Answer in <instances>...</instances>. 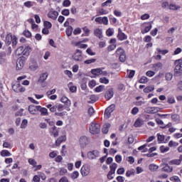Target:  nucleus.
Masks as SVG:
<instances>
[{
  "mask_svg": "<svg viewBox=\"0 0 182 182\" xmlns=\"http://www.w3.org/2000/svg\"><path fill=\"white\" fill-rule=\"evenodd\" d=\"M87 157L89 160H96V159L100 157V151L97 149L90 151L87 154Z\"/></svg>",
  "mask_w": 182,
  "mask_h": 182,
  "instance_id": "f257e3e1",
  "label": "nucleus"
},
{
  "mask_svg": "<svg viewBox=\"0 0 182 182\" xmlns=\"http://www.w3.org/2000/svg\"><path fill=\"white\" fill-rule=\"evenodd\" d=\"M176 68L174 69V75L178 76L181 73L182 70V58L176 60L175 61Z\"/></svg>",
  "mask_w": 182,
  "mask_h": 182,
  "instance_id": "f03ea898",
  "label": "nucleus"
},
{
  "mask_svg": "<svg viewBox=\"0 0 182 182\" xmlns=\"http://www.w3.org/2000/svg\"><path fill=\"white\" fill-rule=\"evenodd\" d=\"M90 133L92 134H99L100 133V125L92 122L90 126Z\"/></svg>",
  "mask_w": 182,
  "mask_h": 182,
  "instance_id": "7ed1b4c3",
  "label": "nucleus"
},
{
  "mask_svg": "<svg viewBox=\"0 0 182 182\" xmlns=\"http://www.w3.org/2000/svg\"><path fill=\"white\" fill-rule=\"evenodd\" d=\"M117 55L119 56V59L122 63L126 62V52L122 48H118L116 50Z\"/></svg>",
  "mask_w": 182,
  "mask_h": 182,
  "instance_id": "20e7f679",
  "label": "nucleus"
},
{
  "mask_svg": "<svg viewBox=\"0 0 182 182\" xmlns=\"http://www.w3.org/2000/svg\"><path fill=\"white\" fill-rule=\"evenodd\" d=\"M114 109H116V105H114V104H112L105 109V116L107 119H109L110 116H112V113L114 112Z\"/></svg>",
  "mask_w": 182,
  "mask_h": 182,
  "instance_id": "39448f33",
  "label": "nucleus"
},
{
  "mask_svg": "<svg viewBox=\"0 0 182 182\" xmlns=\"http://www.w3.org/2000/svg\"><path fill=\"white\" fill-rule=\"evenodd\" d=\"M73 58L77 62H82L83 60V55H82V50H76L75 53L73 55Z\"/></svg>",
  "mask_w": 182,
  "mask_h": 182,
  "instance_id": "423d86ee",
  "label": "nucleus"
},
{
  "mask_svg": "<svg viewBox=\"0 0 182 182\" xmlns=\"http://www.w3.org/2000/svg\"><path fill=\"white\" fill-rule=\"evenodd\" d=\"M60 102L62 103H64L65 105V110H70V109H69V107H70V105H72V102H70V100H69L68 97H63L60 100Z\"/></svg>",
  "mask_w": 182,
  "mask_h": 182,
  "instance_id": "0eeeda50",
  "label": "nucleus"
},
{
  "mask_svg": "<svg viewBox=\"0 0 182 182\" xmlns=\"http://www.w3.org/2000/svg\"><path fill=\"white\" fill-rule=\"evenodd\" d=\"M89 143H90L89 138H87V136H80V144L81 147H82V149H85V147L87 146V144H89Z\"/></svg>",
  "mask_w": 182,
  "mask_h": 182,
  "instance_id": "6e6552de",
  "label": "nucleus"
},
{
  "mask_svg": "<svg viewBox=\"0 0 182 182\" xmlns=\"http://www.w3.org/2000/svg\"><path fill=\"white\" fill-rule=\"evenodd\" d=\"M40 106H35L33 105L28 106V112L31 114H38V112H39Z\"/></svg>",
  "mask_w": 182,
  "mask_h": 182,
  "instance_id": "1a4fd4ad",
  "label": "nucleus"
},
{
  "mask_svg": "<svg viewBox=\"0 0 182 182\" xmlns=\"http://www.w3.org/2000/svg\"><path fill=\"white\" fill-rule=\"evenodd\" d=\"M12 89L16 93H21L22 92H25V88L21 85L20 83L15 84L12 86Z\"/></svg>",
  "mask_w": 182,
  "mask_h": 182,
  "instance_id": "9d476101",
  "label": "nucleus"
},
{
  "mask_svg": "<svg viewBox=\"0 0 182 182\" xmlns=\"http://www.w3.org/2000/svg\"><path fill=\"white\" fill-rule=\"evenodd\" d=\"M114 95V92L113 91V88H109L106 91L105 97L107 99V100H110V99L113 97Z\"/></svg>",
  "mask_w": 182,
  "mask_h": 182,
  "instance_id": "9b49d317",
  "label": "nucleus"
},
{
  "mask_svg": "<svg viewBox=\"0 0 182 182\" xmlns=\"http://www.w3.org/2000/svg\"><path fill=\"white\" fill-rule=\"evenodd\" d=\"M25 66V58H18L16 63V69L21 70Z\"/></svg>",
  "mask_w": 182,
  "mask_h": 182,
  "instance_id": "f8f14e48",
  "label": "nucleus"
},
{
  "mask_svg": "<svg viewBox=\"0 0 182 182\" xmlns=\"http://www.w3.org/2000/svg\"><path fill=\"white\" fill-rule=\"evenodd\" d=\"M49 132L50 136H53V137H58L59 136V129L56 127L50 128Z\"/></svg>",
  "mask_w": 182,
  "mask_h": 182,
  "instance_id": "ddd939ff",
  "label": "nucleus"
},
{
  "mask_svg": "<svg viewBox=\"0 0 182 182\" xmlns=\"http://www.w3.org/2000/svg\"><path fill=\"white\" fill-rule=\"evenodd\" d=\"M90 173V168L87 166H84L81 168V174L84 177H86V176H89V173Z\"/></svg>",
  "mask_w": 182,
  "mask_h": 182,
  "instance_id": "4468645a",
  "label": "nucleus"
},
{
  "mask_svg": "<svg viewBox=\"0 0 182 182\" xmlns=\"http://www.w3.org/2000/svg\"><path fill=\"white\" fill-rule=\"evenodd\" d=\"M63 141H66V135H62L59 136L55 141V146H57V147H59V146H60V144L63 143Z\"/></svg>",
  "mask_w": 182,
  "mask_h": 182,
  "instance_id": "2eb2a0df",
  "label": "nucleus"
},
{
  "mask_svg": "<svg viewBox=\"0 0 182 182\" xmlns=\"http://www.w3.org/2000/svg\"><path fill=\"white\" fill-rule=\"evenodd\" d=\"M117 38L119 39V41H124L127 39V36H126V34H124V33L122 32L121 28L118 29Z\"/></svg>",
  "mask_w": 182,
  "mask_h": 182,
  "instance_id": "dca6fc26",
  "label": "nucleus"
},
{
  "mask_svg": "<svg viewBox=\"0 0 182 182\" xmlns=\"http://www.w3.org/2000/svg\"><path fill=\"white\" fill-rule=\"evenodd\" d=\"M48 18H50L55 21L58 18V16H59V13L56 11H50L48 14Z\"/></svg>",
  "mask_w": 182,
  "mask_h": 182,
  "instance_id": "f3484780",
  "label": "nucleus"
},
{
  "mask_svg": "<svg viewBox=\"0 0 182 182\" xmlns=\"http://www.w3.org/2000/svg\"><path fill=\"white\" fill-rule=\"evenodd\" d=\"M94 35L99 38V39H102L103 38V31L100 28H97L94 31Z\"/></svg>",
  "mask_w": 182,
  "mask_h": 182,
  "instance_id": "a211bd4d",
  "label": "nucleus"
},
{
  "mask_svg": "<svg viewBox=\"0 0 182 182\" xmlns=\"http://www.w3.org/2000/svg\"><path fill=\"white\" fill-rule=\"evenodd\" d=\"M14 40V36H12L11 33H9L6 36V45H7L8 46H9V45H11V43H12V41Z\"/></svg>",
  "mask_w": 182,
  "mask_h": 182,
  "instance_id": "6ab92c4d",
  "label": "nucleus"
},
{
  "mask_svg": "<svg viewBox=\"0 0 182 182\" xmlns=\"http://www.w3.org/2000/svg\"><path fill=\"white\" fill-rule=\"evenodd\" d=\"M48 73H42L40 75V77L38 79V82L39 83H43V82L48 79Z\"/></svg>",
  "mask_w": 182,
  "mask_h": 182,
  "instance_id": "aec40b11",
  "label": "nucleus"
},
{
  "mask_svg": "<svg viewBox=\"0 0 182 182\" xmlns=\"http://www.w3.org/2000/svg\"><path fill=\"white\" fill-rule=\"evenodd\" d=\"M111 124L109 123L105 124L102 129V132L104 134H107V133H109V129H110L111 127Z\"/></svg>",
  "mask_w": 182,
  "mask_h": 182,
  "instance_id": "412c9836",
  "label": "nucleus"
},
{
  "mask_svg": "<svg viewBox=\"0 0 182 182\" xmlns=\"http://www.w3.org/2000/svg\"><path fill=\"white\" fill-rule=\"evenodd\" d=\"M38 112H41V116H48V114H49V112H48V109L41 106L40 108H38Z\"/></svg>",
  "mask_w": 182,
  "mask_h": 182,
  "instance_id": "4be33fe9",
  "label": "nucleus"
},
{
  "mask_svg": "<svg viewBox=\"0 0 182 182\" xmlns=\"http://www.w3.org/2000/svg\"><path fill=\"white\" fill-rule=\"evenodd\" d=\"M161 171H165L166 173H171L173 171V167H170L168 164H165L161 168Z\"/></svg>",
  "mask_w": 182,
  "mask_h": 182,
  "instance_id": "5701e85b",
  "label": "nucleus"
},
{
  "mask_svg": "<svg viewBox=\"0 0 182 182\" xmlns=\"http://www.w3.org/2000/svg\"><path fill=\"white\" fill-rule=\"evenodd\" d=\"M31 52H32V49H31L30 46H27L25 48H23V55L24 56H29V53H31Z\"/></svg>",
  "mask_w": 182,
  "mask_h": 182,
  "instance_id": "b1692460",
  "label": "nucleus"
},
{
  "mask_svg": "<svg viewBox=\"0 0 182 182\" xmlns=\"http://www.w3.org/2000/svg\"><path fill=\"white\" fill-rule=\"evenodd\" d=\"M1 156L2 157H10V156H12V154H11L8 150H2L1 151Z\"/></svg>",
  "mask_w": 182,
  "mask_h": 182,
  "instance_id": "393cba45",
  "label": "nucleus"
},
{
  "mask_svg": "<svg viewBox=\"0 0 182 182\" xmlns=\"http://www.w3.org/2000/svg\"><path fill=\"white\" fill-rule=\"evenodd\" d=\"M91 73L92 75H95V76H99L100 73H102V69L100 68H96L91 70Z\"/></svg>",
  "mask_w": 182,
  "mask_h": 182,
  "instance_id": "a878e982",
  "label": "nucleus"
},
{
  "mask_svg": "<svg viewBox=\"0 0 182 182\" xmlns=\"http://www.w3.org/2000/svg\"><path fill=\"white\" fill-rule=\"evenodd\" d=\"M16 55H17L18 56H21V55H23V46H20L16 49Z\"/></svg>",
  "mask_w": 182,
  "mask_h": 182,
  "instance_id": "bb28decb",
  "label": "nucleus"
},
{
  "mask_svg": "<svg viewBox=\"0 0 182 182\" xmlns=\"http://www.w3.org/2000/svg\"><path fill=\"white\" fill-rule=\"evenodd\" d=\"M171 119L176 123H178V122H180V115H178L177 114H173L171 115Z\"/></svg>",
  "mask_w": 182,
  "mask_h": 182,
  "instance_id": "cd10ccee",
  "label": "nucleus"
},
{
  "mask_svg": "<svg viewBox=\"0 0 182 182\" xmlns=\"http://www.w3.org/2000/svg\"><path fill=\"white\" fill-rule=\"evenodd\" d=\"M72 32H73V27H72L71 26H69L65 30L66 35L68 36H71Z\"/></svg>",
  "mask_w": 182,
  "mask_h": 182,
  "instance_id": "c85d7f7f",
  "label": "nucleus"
},
{
  "mask_svg": "<svg viewBox=\"0 0 182 182\" xmlns=\"http://www.w3.org/2000/svg\"><path fill=\"white\" fill-rule=\"evenodd\" d=\"M30 69L31 70H33V72H35V70H36L38 69V63L36 62H33L30 65Z\"/></svg>",
  "mask_w": 182,
  "mask_h": 182,
  "instance_id": "c756f323",
  "label": "nucleus"
},
{
  "mask_svg": "<svg viewBox=\"0 0 182 182\" xmlns=\"http://www.w3.org/2000/svg\"><path fill=\"white\" fill-rule=\"evenodd\" d=\"M154 90V86H148L144 89V93H150Z\"/></svg>",
  "mask_w": 182,
  "mask_h": 182,
  "instance_id": "7c9ffc66",
  "label": "nucleus"
},
{
  "mask_svg": "<svg viewBox=\"0 0 182 182\" xmlns=\"http://www.w3.org/2000/svg\"><path fill=\"white\" fill-rule=\"evenodd\" d=\"M153 66L155 70H160V69H162L163 68V63H158L154 64Z\"/></svg>",
  "mask_w": 182,
  "mask_h": 182,
  "instance_id": "2f4dec72",
  "label": "nucleus"
},
{
  "mask_svg": "<svg viewBox=\"0 0 182 182\" xmlns=\"http://www.w3.org/2000/svg\"><path fill=\"white\" fill-rule=\"evenodd\" d=\"M90 99L91 100V101L88 102V103H95V102H97V100H98L97 97L95 95H90Z\"/></svg>",
  "mask_w": 182,
  "mask_h": 182,
  "instance_id": "473e14b6",
  "label": "nucleus"
},
{
  "mask_svg": "<svg viewBox=\"0 0 182 182\" xmlns=\"http://www.w3.org/2000/svg\"><path fill=\"white\" fill-rule=\"evenodd\" d=\"M143 124V120L141 119H136L134 122V127H140Z\"/></svg>",
  "mask_w": 182,
  "mask_h": 182,
  "instance_id": "72a5a7b5",
  "label": "nucleus"
},
{
  "mask_svg": "<svg viewBox=\"0 0 182 182\" xmlns=\"http://www.w3.org/2000/svg\"><path fill=\"white\" fill-rule=\"evenodd\" d=\"M165 79L166 80H168V82L173 79V73H166L165 75Z\"/></svg>",
  "mask_w": 182,
  "mask_h": 182,
  "instance_id": "f704fd0d",
  "label": "nucleus"
},
{
  "mask_svg": "<svg viewBox=\"0 0 182 182\" xmlns=\"http://www.w3.org/2000/svg\"><path fill=\"white\" fill-rule=\"evenodd\" d=\"M161 153H166V151H168L170 150V148L168 146H161L159 148Z\"/></svg>",
  "mask_w": 182,
  "mask_h": 182,
  "instance_id": "c9c22d12",
  "label": "nucleus"
},
{
  "mask_svg": "<svg viewBox=\"0 0 182 182\" xmlns=\"http://www.w3.org/2000/svg\"><path fill=\"white\" fill-rule=\"evenodd\" d=\"M158 169H159V166H157L156 164H150L149 165V170L151 171H156Z\"/></svg>",
  "mask_w": 182,
  "mask_h": 182,
  "instance_id": "e433bc0d",
  "label": "nucleus"
},
{
  "mask_svg": "<svg viewBox=\"0 0 182 182\" xmlns=\"http://www.w3.org/2000/svg\"><path fill=\"white\" fill-rule=\"evenodd\" d=\"M110 171L113 173H116V168H117V164L114 163L111 166H109Z\"/></svg>",
  "mask_w": 182,
  "mask_h": 182,
  "instance_id": "4c0bfd02",
  "label": "nucleus"
},
{
  "mask_svg": "<svg viewBox=\"0 0 182 182\" xmlns=\"http://www.w3.org/2000/svg\"><path fill=\"white\" fill-rule=\"evenodd\" d=\"M11 42L13 48H16V45H18V38H16V36H13V40Z\"/></svg>",
  "mask_w": 182,
  "mask_h": 182,
  "instance_id": "58836bf2",
  "label": "nucleus"
},
{
  "mask_svg": "<svg viewBox=\"0 0 182 182\" xmlns=\"http://www.w3.org/2000/svg\"><path fill=\"white\" fill-rule=\"evenodd\" d=\"M107 177L108 180H112V179L114 178V172L109 171Z\"/></svg>",
  "mask_w": 182,
  "mask_h": 182,
  "instance_id": "ea45409f",
  "label": "nucleus"
},
{
  "mask_svg": "<svg viewBox=\"0 0 182 182\" xmlns=\"http://www.w3.org/2000/svg\"><path fill=\"white\" fill-rule=\"evenodd\" d=\"M170 180L171 181H173V182H181V180H180V178H178V176H173L171 177Z\"/></svg>",
  "mask_w": 182,
  "mask_h": 182,
  "instance_id": "a19ab883",
  "label": "nucleus"
},
{
  "mask_svg": "<svg viewBox=\"0 0 182 182\" xmlns=\"http://www.w3.org/2000/svg\"><path fill=\"white\" fill-rule=\"evenodd\" d=\"M100 83H104V85H108L109 83V79L103 77L100 79Z\"/></svg>",
  "mask_w": 182,
  "mask_h": 182,
  "instance_id": "79ce46f5",
  "label": "nucleus"
},
{
  "mask_svg": "<svg viewBox=\"0 0 182 182\" xmlns=\"http://www.w3.org/2000/svg\"><path fill=\"white\" fill-rule=\"evenodd\" d=\"M66 113V112H55L54 114V116H58L59 117H63V116H65V114Z\"/></svg>",
  "mask_w": 182,
  "mask_h": 182,
  "instance_id": "37998d69",
  "label": "nucleus"
},
{
  "mask_svg": "<svg viewBox=\"0 0 182 182\" xmlns=\"http://www.w3.org/2000/svg\"><path fill=\"white\" fill-rule=\"evenodd\" d=\"M86 53H87V55H90V56H95V55H96V53L93 52V50L90 48L87 49Z\"/></svg>",
  "mask_w": 182,
  "mask_h": 182,
  "instance_id": "c03bdc74",
  "label": "nucleus"
},
{
  "mask_svg": "<svg viewBox=\"0 0 182 182\" xmlns=\"http://www.w3.org/2000/svg\"><path fill=\"white\" fill-rule=\"evenodd\" d=\"M139 82L140 83H147V82H149V78H147L146 76H142Z\"/></svg>",
  "mask_w": 182,
  "mask_h": 182,
  "instance_id": "a18cd8bd",
  "label": "nucleus"
},
{
  "mask_svg": "<svg viewBox=\"0 0 182 182\" xmlns=\"http://www.w3.org/2000/svg\"><path fill=\"white\" fill-rule=\"evenodd\" d=\"M57 106V110L58 112H63V109H65V107H66V106L62 105V104H59Z\"/></svg>",
  "mask_w": 182,
  "mask_h": 182,
  "instance_id": "49530a36",
  "label": "nucleus"
},
{
  "mask_svg": "<svg viewBox=\"0 0 182 182\" xmlns=\"http://www.w3.org/2000/svg\"><path fill=\"white\" fill-rule=\"evenodd\" d=\"M95 62H96V58H92L90 60H85L84 63H85V65H90V63H95Z\"/></svg>",
  "mask_w": 182,
  "mask_h": 182,
  "instance_id": "de8ad7c7",
  "label": "nucleus"
},
{
  "mask_svg": "<svg viewBox=\"0 0 182 182\" xmlns=\"http://www.w3.org/2000/svg\"><path fill=\"white\" fill-rule=\"evenodd\" d=\"M23 34L26 38H31L32 36V33H31V31L26 30L23 32Z\"/></svg>",
  "mask_w": 182,
  "mask_h": 182,
  "instance_id": "09e8293b",
  "label": "nucleus"
},
{
  "mask_svg": "<svg viewBox=\"0 0 182 182\" xmlns=\"http://www.w3.org/2000/svg\"><path fill=\"white\" fill-rule=\"evenodd\" d=\"M169 9H171L172 11H177V9H180V6H176V4H170L169 5Z\"/></svg>",
  "mask_w": 182,
  "mask_h": 182,
  "instance_id": "8fccbe9b",
  "label": "nucleus"
},
{
  "mask_svg": "<svg viewBox=\"0 0 182 182\" xmlns=\"http://www.w3.org/2000/svg\"><path fill=\"white\" fill-rule=\"evenodd\" d=\"M101 23H104V25H107V23H109V19L107 16H105L103 18L101 17Z\"/></svg>",
  "mask_w": 182,
  "mask_h": 182,
  "instance_id": "3c124183",
  "label": "nucleus"
},
{
  "mask_svg": "<svg viewBox=\"0 0 182 182\" xmlns=\"http://www.w3.org/2000/svg\"><path fill=\"white\" fill-rule=\"evenodd\" d=\"M44 26L47 29H50V28H52V23L49 21H44Z\"/></svg>",
  "mask_w": 182,
  "mask_h": 182,
  "instance_id": "603ef678",
  "label": "nucleus"
},
{
  "mask_svg": "<svg viewBox=\"0 0 182 182\" xmlns=\"http://www.w3.org/2000/svg\"><path fill=\"white\" fill-rule=\"evenodd\" d=\"M28 163H29V164H31V166H33V167H36V164H38V163L36 162V161H35V159H28Z\"/></svg>",
  "mask_w": 182,
  "mask_h": 182,
  "instance_id": "864d4df0",
  "label": "nucleus"
},
{
  "mask_svg": "<svg viewBox=\"0 0 182 182\" xmlns=\"http://www.w3.org/2000/svg\"><path fill=\"white\" fill-rule=\"evenodd\" d=\"M152 26L150 24L148 26H146L144 31H141V33H147V32H150V30L151 29Z\"/></svg>",
  "mask_w": 182,
  "mask_h": 182,
  "instance_id": "5fc2aeb1",
  "label": "nucleus"
},
{
  "mask_svg": "<svg viewBox=\"0 0 182 182\" xmlns=\"http://www.w3.org/2000/svg\"><path fill=\"white\" fill-rule=\"evenodd\" d=\"M61 14L64 16H69V15L70 14V11H69V9H64L62 11Z\"/></svg>",
  "mask_w": 182,
  "mask_h": 182,
  "instance_id": "6e6d98bb",
  "label": "nucleus"
},
{
  "mask_svg": "<svg viewBox=\"0 0 182 182\" xmlns=\"http://www.w3.org/2000/svg\"><path fill=\"white\" fill-rule=\"evenodd\" d=\"M98 14L100 15H106L107 14H109V11L107 10H105L104 9H100L98 10Z\"/></svg>",
  "mask_w": 182,
  "mask_h": 182,
  "instance_id": "4d7b16f0",
  "label": "nucleus"
},
{
  "mask_svg": "<svg viewBox=\"0 0 182 182\" xmlns=\"http://www.w3.org/2000/svg\"><path fill=\"white\" fill-rule=\"evenodd\" d=\"M77 177H79V172L76 171L71 174V178L73 180H75V178H77Z\"/></svg>",
  "mask_w": 182,
  "mask_h": 182,
  "instance_id": "13d9d810",
  "label": "nucleus"
},
{
  "mask_svg": "<svg viewBox=\"0 0 182 182\" xmlns=\"http://www.w3.org/2000/svg\"><path fill=\"white\" fill-rule=\"evenodd\" d=\"M169 164H176L178 166L179 164H181L180 161L178 159H173L169 161Z\"/></svg>",
  "mask_w": 182,
  "mask_h": 182,
  "instance_id": "bf43d9fd",
  "label": "nucleus"
},
{
  "mask_svg": "<svg viewBox=\"0 0 182 182\" xmlns=\"http://www.w3.org/2000/svg\"><path fill=\"white\" fill-rule=\"evenodd\" d=\"M27 124H28V120L27 119H23L22 121V123H21V129H26Z\"/></svg>",
  "mask_w": 182,
  "mask_h": 182,
  "instance_id": "052dcab7",
  "label": "nucleus"
},
{
  "mask_svg": "<svg viewBox=\"0 0 182 182\" xmlns=\"http://www.w3.org/2000/svg\"><path fill=\"white\" fill-rule=\"evenodd\" d=\"M168 146L169 147H177V146H178V143L170 141L168 143Z\"/></svg>",
  "mask_w": 182,
  "mask_h": 182,
  "instance_id": "680f3d73",
  "label": "nucleus"
},
{
  "mask_svg": "<svg viewBox=\"0 0 182 182\" xmlns=\"http://www.w3.org/2000/svg\"><path fill=\"white\" fill-rule=\"evenodd\" d=\"M110 4H112V0H107L102 4V6H110Z\"/></svg>",
  "mask_w": 182,
  "mask_h": 182,
  "instance_id": "e2e57ef3",
  "label": "nucleus"
},
{
  "mask_svg": "<svg viewBox=\"0 0 182 182\" xmlns=\"http://www.w3.org/2000/svg\"><path fill=\"white\" fill-rule=\"evenodd\" d=\"M105 89V85H100L95 88V92H102Z\"/></svg>",
  "mask_w": 182,
  "mask_h": 182,
  "instance_id": "0e129e2a",
  "label": "nucleus"
},
{
  "mask_svg": "<svg viewBox=\"0 0 182 182\" xmlns=\"http://www.w3.org/2000/svg\"><path fill=\"white\" fill-rule=\"evenodd\" d=\"M107 36H113V30L112 28H108L106 31Z\"/></svg>",
  "mask_w": 182,
  "mask_h": 182,
  "instance_id": "69168bd1",
  "label": "nucleus"
},
{
  "mask_svg": "<svg viewBox=\"0 0 182 182\" xmlns=\"http://www.w3.org/2000/svg\"><path fill=\"white\" fill-rule=\"evenodd\" d=\"M151 110H152V114H154V113H159V112L160 111V108L159 107H151Z\"/></svg>",
  "mask_w": 182,
  "mask_h": 182,
  "instance_id": "338daca9",
  "label": "nucleus"
},
{
  "mask_svg": "<svg viewBox=\"0 0 182 182\" xmlns=\"http://www.w3.org/2000/svg\"><path fill=\"white\" fill-rule=\"evenodd\" d=\"M159 141H164V135H161L160 134H157Z\"/></svg>",
  "mask_w": 182,
  "mask_h": 182,
  "instance_id": "774afa93",
  "label": "nucleus"
}]
</instances>
